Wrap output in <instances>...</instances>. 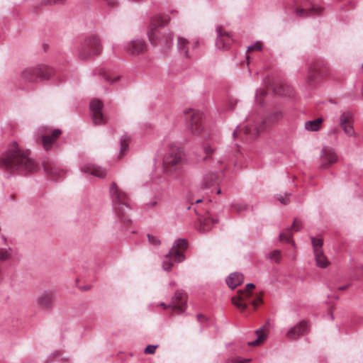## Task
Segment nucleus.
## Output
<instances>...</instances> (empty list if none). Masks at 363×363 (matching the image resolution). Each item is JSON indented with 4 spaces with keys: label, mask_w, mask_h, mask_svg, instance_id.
I'll return each mask as SVG.
<instances>
[{
    "label": "nucleus",
    "mask_w": 363,
    "mask_h": 363,
    "mask_svg": "<svg viewBox=\"0 0 363 363\" xmlns=\"http://www.w3.org/2000/svg\"><path fill=\"white\" fill-rule=\"evenodd\" d=\"M126 50L131 55H139L147 50V45L143 40H133L126 45Z\"/></svg>",
    "instance_id": "obj_22"
},
{
    "label": "nucleus",
    "mask_w": 363,
    "mask_h": 363,
    "mask_svg": "<svg viewBox=\"0 0 363 363\" xmlns=\"http://www.w3.org/2000/svg\"><path fill=\"white\" fill-rule=\"evenodd\" d=\"M169 21L170 18L167 15L157 14L152 17L147 29V36L150 43L155 46H160L164 54L171 48L174 35L172 32H161L157 28L167 25Z\"/></svg>",
    "instance_id": "obj_3"
},
{
    "label": "nucleus",
    "mask_w": 363,
    "mask_h": 363,
    "mask_svg": "<svg viewBox=\"0 0 363 363\" xmlns=\"http://www.w3.org/2000/svg\"><path fill=\"white\" fill-rule=\"evenodd\" d=\"M352 114L350 111H344L340 116V125L345 123H352Z\"/></svg>",
    "instance_id": "obj_35"
},
{
    "label": "nucleus",
    "mask_w": 363,
    "mask_h": 363,
    "mask_svg": "<svg viewBox=\"0 0 363 363\" xmlns=\"http://www.w3.org/2000/svg\"><path fill=\"white\" fill-rule=\"evenodd\" d=\"M297 7L296 13L299 17L315 16L320 15L322 8L312 4L309 0H296Z\"/></svg>",
    "instance_id": "obj_11"
},
{
    "label": "nucleus",
    "mask_w": 363,
    "mask_h": 363,
    "mask_svg": "<svg viewBox=\"0 0 363 363\" xmlns=\"http://www.w3.org/2000/svg\"><path fill=\"white\" fill-rule=\"evenodd\" d=\"M177 13V11H171V13Z\"/></svg>",
    "instance_id": "obj_63"
},
{
    "label": "nucleus",
    "mask_w": 363,
    "mask_h": 363,
    "mask_svg": "<svg viewBox=\"0 0 363 363\" xmlns=\"http://www.w3.org/2000/svg\"><path fill=\"white\" fill-rule=\"evenodd\" d=\"M202 202V199H199L197 200H196L194 202H192L191 204L194 205V204H198L199 203Z\"/></svg>",
    "instance_id": "obj_55"
},
{
    "label": "nucleus",
    "mask_w": 363,
    "mask_h": 363,
    "mask_svg": "<svg viewBox=\"0 0 363 363\" xmlns=\"http://www.w3.org/2000/svg\"><path fill=\"white\" fill-rule=\"evenodd\" d=\"M351 123H345L342 125H340L342 130H344V127H347V125H350Z\"/></svg>",
    "instance_id": "obj_56"
},
{
    "label": "nucleus",
    "mask_w": 363,
    "mask_h": 363,
    "mask_svg": "<svg viewBox=\"0 0 363 363\" xmlns=\"http://www.w3.org/2000/svg\"><path fill=\"white\" fill-rule=\"evenodd\" d=\"M188 248V241L186 239L179 238L174 240L172 248L164 256L162 262V269L170 271L175 263H181L186 259L184 252Z\"/></svg>",
    "instance_id": "obj_5"
},
{
    "label": "nucleus",
    "mask_w": 363,
    "mask_h": 363,
    "mask_svg": "<svg viewBox=\"0 0 363 363\" xmlns=\"http://www.w3.org/2000/svg\"><path fill=\"white\" fill-rule=\"evenodd\" d=\"M198 44H199V42H198V41L195 42V43H194V45H192V48H196V47L198 46Z\"/></svg>",
    "instance_id": "obj_58"
},
{
    "label": "nucleus",
    "mask_w": 363,
    "mask_h": 363,
    "mask_svg": "<svg viewBox=\"0 0 363 363\" xmlns=\"http://www.w3.org/2000/svg\"><path fill=\"white\" fill-rule=\"evenodd\" d=\"M240 363H248L251 361V359L249 358H245V359H240L237 358Z\"/></svg>",
    "instance_id": "obj_51"
},
{
    "label": "nucleus",
    "mask_w": 363,
    "mask_h": 363,
    "mask_svg": "<svg viewBox=\"0 0 363 363\" xmlns=\"http://www.w3.org/2000/svg\"><path fill=\"white\" fill-rule=\"evenodd\" d=\"M147 239H148V241L149 242L154 245V246H157L160 244V240L157 238L156 237L150 235V234H147Z\"/></svg>",
    "instance_id": "obj_43"
},
{
    "label": "nucleus",
    "mask_w": 363,
    "mask_h": 363,
    "mask_svg": "<svg viewBox=\"0 0 363 363\" xmlns=\"http://www.w3.org/2000/svg\"><path fill=\"white\" fill-rule=\"evenodd\" d=\"M282 115L280 112H275L271 114L267 119H264L260 116L250 115L247 120L249 124L243 129H240L237 127L233 131V135L240 133L242 130L245 135H248L250 138H255L258 136L260 132L263 131L266 128V124L269 122H275L279 121L281 118Z\"/></svg>",
    "instance_id": "obj_4"
},
{
    "label": "nucleus",
    "mask_w": 363,
    "mask_h": 363,
    "mask_svg": "<svg viewBox=\"0 0 363 363\" xmlns=\"http://www.w3.org/2000/svg\"><path fill=\"white\" fill-rule=\"evenodd\" d=\"M262 48V44L260 43V42L257 41L255 44L249 45L247 47V51L252 52V51H255V50H261Z\"/></svg>",
    "instance_id": "obj_42"
},
{
    "label": "nucleus",
    "mask_w": 363,
    "mask_h": 363,
    "mask_svg": "<svg viewBox=\"0 0 363 363\" xmlns=\"http://www.w3.org/2000/svg\"><path fill=\"white\" fill-rule=\"evenodd\" d=\"M186 121V129L194 135L199 136L205 130L203 114L194 109L184 111Z\"/></svg>",
    "instance_id": "obj_7"
},
{
    "label": "nucleus",
    "mask_w": 363,
    "mask_h": 363,
    "mask_svg": "<svg viewBox=\"0 0 363 363\" xmlns=\"http://www.w3.org/2000/svg\"><path fill=\"white\" fill-rule=\"evenodd\" d=\"M109 7H114L118 4L117 0H104Z\"/></svg>",
    "instance_id": "obj_49"
},
{
    "label": "nucleus",
    "mask_w": 363,
    "mask_h": 363,
    "mask_svg": "<svg viewBox=\"0 0 363 363\" xmlns=\"http://www.w3.org/2000/svg\"><path fill=\"white\" fill-rule=\"evenodd\" d=\"M274 91L276 94L284 97L293 98L295 96L294 88L286 83L280 84L274 89Z\"/></svg>",
    "instance_id": "obj_24"
},
{
    "label": "nucleus",
    "mask_w": 363,
    "mask_h": 363,
    "mask_svg": "<svg viewBox=\"0 0 363 363\" xmlns=\"http://www.w3.org/2000/svg\"><path fill=\"white\" fill-rule=\"evenodd\" d=\"M43 169L54 179L63 178L66 174L60 164L52 162L44 163Z\"/></svg>",
    "instance_id": "obj_19"
},
{
    "label": "nucleus",
    "mask_w": 363,
    "mask_h": 363,
    "mask_svg": "<svg viewBox=\"0 0 363 363\" xmlns=\"http://www.w3.org/2000/svg\"><path fill=\"white\" fill-rule=\"evenodd\" d=\"M350 286V284H346V285H344V286H340L337 288V290L338 291H343V290H345L347 289V288H349Z\"/></svg>",
    "instance_id": "obj_54"
},
{
    "label": "nucleus",
    "mask_w": 363,
    "mask_h": 363,
    "mask_svg": "<svg viewBox=\"0 0 363 363\" xmlns=\"http://www.w3.org/2000/svg\"><path fill=\"white\" fill-rule=\"evenodd\" d=\"M314 253L315 259L317 266L321 268H325L329 264V262L326 257L324 255L323 251L315 250Z\"/></svg>",
    "instance_id": "obj_28"
},
{
    "label": "nucleus",
    "mask_w": 363,
    "mask_h": 363,
    "mask_svg": "<svg viewBox=\"0 0 363 363\" xmlns=\"http://www.w3.org/2000/svg\"><path fill=\"white\" fill-rule=\"evenodd\" d=\"M309 329V325L306 321H301L294 326L290 328L286 333V337L290 340H296L300 336L306 334Z\"/></svg>",
    "instance_id": "obj_18"
},
{
    "label": "nucleus",
    "mask_w": 363,
    "mask_h": 363,
    "mask_svg": "<svg viewBox=\"0 0 363 363\" xmlns=\"http://www.w3.org/2000/svg\"><path fill=\"white\" fill-rule=\"evenodd\" d=\"M228 363H240V362L238 360V359H235L231 360V362H229Z\"/></svg>",
    "instance_id": "obj_57"
},
{
    "label": "nucleus",
    "mask_w": 363,
    "mask_h": 363,
    "mask_svg": "<svg viewBox=\"0 0 363 363\" xmlns=\"http://www.w3.org/2000/svg\"><path fill=\"white\" fill-rule=\"evenodd\" d=\"M99 74L100 76H101L109 84H114L115 82H116L117 81L119 80L120 79V77L119 76H117V77H112L111 76V74L106 72V70L104 69H101L99 72Z\"/></svg>",
    "instance_id": "obj_32"
},
{
    "label": "nucleus",
    "mask_w": 363,
    "mask_h": 363,
    "mask_svg": "<svg viewBox=\"0 0 363 363\" xmlns=\"http://www.w3.org/2000/svg\"><path fill=\"white\" fill-rule=\"evenodd\" d=\"M67 0H43V4L45 5H54L58 4H63Z\"/></svg>",
    "instance_id": "obj_45"
},
{
    "label": "nucleus",
    "mask_w": 363,
    "mask_h": 363,
    "mask_svg": "<svg viewBox=\"0 0 363 363\" xmlns=\"http://www.w3.org/2000/svg\"><path fill=\"white\" fill-rule=\"evenodd\" d=\"M218 37L216 40V45L218 49H228L233 43V39L229 33L223 32L220 27L216 28Z\"/></svg>",
    "instance_id": "obj_20"
},
{
    "label": "nucleus",
    "mask_w": 363,
    "mask_h": 363,
    "mask_svg": "<svg viewBox=\"0 0 363 363\" xmlns=\"http://www.w3.org/2000/svg\"><path fill=\"white\" fill-rule=\"evenodd\" d=\"M266 94V91L264 89L257 90L256 91V100L260 104H262V101L261 100V97Z\"/></svg>",
    "instance_id": "obj_46"
},
{
    "label": "nucleus",
    "mask_w": 363,
    "mask_h": 363,
    "mask_svg": "<svg viewBox=\"0 0 363 363\" xmlns=\"http://www.w3.org/2000/svg\"><path fill=\"white\" fill-rule=\"evenodd\" d=\"M253 288H255V285L252 283H249L246 285V291H249Z\"/></svg>",
    "instance_id": "obj_52"
},
{
    "label": "nucleus",
    "mask_w": 363,
    "mask_h": 363,
    "mask_svg": "<svg viewBox=\"0 0 363 363\" xmlns=\"http://www.w3.org/2000/svg\"><path fill=\"white\" fill-rule=\"evenodd\" d=\"M247 64H249V62H250V57L249 56L247 57Z\"/></svg>",
    "instance_id": "obj_62"
},
{
    "label": "nucleus",
    "mask_w": 363,
    "mask_h": 363,
    "mask_svg": "<svg viewBox=\"0 0 363 363\" xmlns=\"http://www.w3.org/2000/svg\"><path fill=\"white\" fill-rule=\"evenodd\" d=\"M323 121V119L322 118L308 121L305 123V128L308 131H317L320 129Z\"/></svg>",
    "instance_id": "obj_29"
},
{
    "label": "nucleus",
    "mask_w": 363,
    "mask_h": 363,
    "mask_svg": "<svg viewBox=\"0 0 363 363\" xmlns=\"http://www.w3.org/2000/svg\"><path fill=\"white\" fill-rule=\"evenodd\" d=\"M158 347V345H147L145 350H144V352L145 354H153L155 353V350L157 349V347Z\"/></svg>",
    "instance_id": "obj_44"
},
{
    "label": "nucleus",
    "mask_w": 363,
    "mask_h": 363,
    "mask_svg": "<svg viewBox=\"0 0 363 363\" xmlns=\"http://www.w3.org/2000/svg\"><path fill=\"white\" fill-rule=\"evenodd\" d=\"M81 170L96 177L104 178L106 176V170L94 164H86L81 167Z\"/></svg>",
    "instance_id": "obj_23"
},
{
    "label": "nucleus",
    "mask_w": 363,
    "mask_h": 363,
    "mask_svg": "<svg viewBox=\"0 0 363 363\" xmlns=\"http://www.w3.org/2000/svg\"><path fill=\"white\" fill-rule=\"evenodd\" d=\"M291 196V194H280L277 195V199L279 201V202L283 205H287L290 203V196Z\"/></svg>",
    "instance_id": "obj_38"
},
{
    "label": "nucleus",
    "mask_w": 363,
    "mask_h": 363,
    "mask_svg": "<svg viewBox=\"0 0 363 363\" xmlns=\"http://www.w3.org/2000/svg\"><path fill=\"white\" fill-rule=\"evenodd\" d=\"M266 258L274 260L278 263L281 258V251L279 250H273L266 255Z\"/></svg>",
    "instance_id": "obj_36"
},
{
    "label": "nucleus",
    "mask_w": 363,
    "mask_h": 363,
    "mask_svg": "<svg viewBox=\"0 0 363 363\" xmlns=\"http://www.w3.org/2000/svg\"><path fill=\"white\" fill-rule=\"evenodd\" d=\"M194 210L196 214L199 216V226L198 230L201 233L210 231L218 221L217 216L210 209L205 211L203 213L199 207L194 208Z\"/></svg>",
    "instance_id": "obj_10"
},
{
    "label": "nucleus",
    "mask_w": 363,
    "mask_h": 363,
    "mask_svg": "<svg viewBox=\"0 0 363 363\" xmlns=\"http://www.w3.org/2000/svg\"><path fill=\"white\" fill-rule=\"evenodd\" d=\"M62 131L60 129H55L52 131L51 135L47 133H42L36 140L40 143L43 148L48 151L56 143L57 138L61 135Z\"/></svg>",
    "instance_id": "obj_14"
},
{
    "label": "nucleus",
    "mask_w": 363,
    "mask_h": 363,
    "mask_svg": "<svg viewBox=\"0 0 363 363\" xmlns=\"http://www.w3.org/2000/svg\"><path fill=\"white\" fill-rule=\"evenodd\" d=\"M361 69H362V70H363V64L361 66Z\"/></svg>",
    "instance_id": "obj_64"
},
{
    "label": "nucleus",
    "mask_w": 363,
    "mask_h": 363,
    "mask_svg": "<svg viewBox=\"0 0 363 363\" xmlns=\"http://www.w3.org/2000/svg\"><path fill=\"white\" fill-rule=\"evenodd\" d=\"M102 50L100 38L96 35H91L85 38L79 51L82 59H86L91 55H99Z\"/></svg>",
    "instance_id": "obj_9"
},
{
    "label": "nucleus",
    "mask_w": 363,
    "mask_h": 363,
    "mask_svg": "<svg viewBox=\"0 0 363 363\" xmlns=\"http://www.w3.org/2000/svg\"><path fill=\"white\" fill-rule=\"evenodd\" d=\"M55 299V292L52 290H45L40 292L37 296V305L40 308L48 310L50 309Z\"/></svg>",
    "instance_id": "obj_13"
},
{
    "label": "nucleus",
    "mask_w": 363,
    "mask_h": 363,
    "mask_svg": "<svg viewBox=\"0 0 363 363\" xmlns=\"http://www.w3.org/2000/svg\"><path fill=\"white\" fill-rule=\"evenodd\" d=\"M184 163L185 157L182 150L171 147L163 156L162 167L152 172V182H162V175L177 177V173Z\"/></svg>",
    "instance_id": "obj_2"
},
{
    "label": "nucleus",
    "mask_w": 363,
    "mask_h": 363,
    "mask_svg": "<svg viewBox=\"0 0 363 363\" xmlns=\"http://www.w3.org/2000/svg\"><path fill=\"white\" fill-rule=\"evenodd\" d=\"M201 186L203 189H212L215 188L217 194H220V189L218 188V176L214 174H207L203 177Z\"/></svg>",
    "instance_id": "obj_21"
},
{
    "label": "nucleus",
    "mask_w": 363,
    "mask_h": 363,
    "mask_svg": "<svg viewBox=\"0 0 363 363\" xmlns=\"http://www.w3.org/2000/svg\"><path fill=\"white\" fill-rule=\"evenodd\" d=\"M189 41L183 37H179L177 39V50L181 55L186 58L191 57L189 49Z\"/></svg>",
    "instance_id": "obj_25"
},
{
    "label": "nucleus",
    "mask_w": 363,
    "mask_h": 363,
    "mask_svg": "<svg viewBox=\"0 0 363 363\" xmlns=\"http://www.w3.org/2000/svg\"><path fill=\"white\" fill-rule=\"evenodd\" d=\"M311 243L313 248V252H315V250L322 251V246L323 245V240L321 238L317 237H311Z\"/></svg>",
    "instance_id": "obj_34"
},
{
    "label": "nucleus",
    "mask_w": 363,
    "mask_h": 363,
    "mask_svg": "<svg viewBox=\"0 0 363 363\" xmlns=\"http://www.w3.org/2000/svg\"><path fill=\"white\" fill-rule=\"evenodd\" d=\"M203 151L206 155V157H204V160H211V162L214 167H217L218 165L225 163V159L217 157L218 155V150L215 147L213 144L208 143H205L203 145Z\"/></svg>",
    "instance_id": "obj_16"
},
{
    "label": "nucleus",
    "mask_w": 363,
    "mask_h": 363,
    "mask_svg": "<svg viewBox=\"0 0 363 363\" xmlns=\"http://www.w3.org/2000/svg\"><path fill=\"white\" fill-rule=\"evenodd\" d=\"M62 354L58 352L55 351V352L52 353L50 356L48 357V361H60L62 360Z\"/></svg>",
    "instance_id": "obj_40"
},
{
    "label": "nucleus",
    "mask_w": 363,
    "mask_h": 363,
    "mask_svg": "<svg viewBox=\"0 0 363 363\" xmlns=\"http://www.w3.org/2000/svg\"><path fill=\"white\" fill-rule=\"evenodd\" d=\"M343 131L349 137L355 135V132L352 123L350 125H347V127H344Z\"/></svg>",
    "instance_id": "obj_41"
},
{
    "label": "nucleus",
    "mask_w": 363,
    "mask_h": 363,
    "mask_svg": "<svg viewBox=\"0 0 363 363\" xmlns=\"http://www.w3.org/2000/svg\"><path fill=\"white\" fill-rule=\"evenodd\" d=\"M338 157L333 148L323 147L320 154V166L328 168L337 161Z\"/></svg>",
    "instance_id": "obj_17"
},
{
    "label": "nucleus",
    "mask_w": 363,
    "mask_h": 363,
    "mask_svg": "<svg viewBox=\"0 0 363 363\" xmlns=\"http://www.w3.org/2000/svg\"><path fill=\"white\" fill-rule=\"evenodd\" d=\"M12 249L11 247L0 248V261H8L11 258Z\"/></svg>",
    "instance_id": "obj_33"
},
{
    "label": "nucleus",
    "mask_w": 363,
    "mask_h": 363,
    "mask_svg": "<svg viewBox=\"0 0 363 363\" xmlns=\"http://www.w3.org/2000/svg\"><path fill=\"white\" fill-rule=\"evenodd\" d=\"M157 306H162L164 309L172 308L173 311H177L178 313H182L186 307V294L182 290H178L169 304L161 302Z\"/></svg>",
    "instance_id": "obj_12"
},
{
    "label": "nucleus",
    "mask_w": 363,
    "mask_h": 363,
    "mask_svg": "<svg viewBox=\"0 0 363 363\" xmlns=\"http://www.w3.org/2000/svg\"><path fill=\"white\" fill-rule=\"evenodd\" d=\"M109 192L113 208L122 214H126L131 208L128 194L121 190L115 182L111 184Z\"/></svg>",
    "instance_id": "obj_6"
},
{
    "label": "nucleus",
    "mask_w": 363,
    "mask_h": 363,
    "mask_svg": "<svg viewBox=\"0 0 363 363\" xmlns=\"http://www.w3.org/2000/svg\"><path fill=\"white\" fill-rule=\"evenodd\" d=\"M243 280V275L241 273L233 272L228 276L225 281L227 285L233 289L240 285Z\"/></svg>",
    "instance_id": "obj_26"
},
{
    "label": "nucleus",
    "mask_w": 363,
    "mask_h": 363,
    "mask_svg": "<svg viewBox=\"0 0 363 363\" xmlns=\"http://www.w3.org/2000/svg\"><path fill=\"white\" fill-rule=\"evenodd\" d=\"M243 298V296H240V298L233 297L232 298L233 303L242 311L247 308V304L242 301Z\"/></svg>",
    "instance_id": "obj_37"
},
{
    "label": "nucleus",
    "mask_w": 363,
    "mask_h": 363,
    "mask_svg": "<svg viewBox=\"0 0 363 363\" xmlns=\"http://www.w3.org/2000/svg\"><path fill=\"white\" fill-rule=\"evenodd\" d=\"M279 238L281 240H284L287 242H291V235L289 233H280Z\"/></svg>",
    "instance_id": "obj_47"
},
{
    "label": "nucleus",
    "mask_w": 363,
    "mask_h": 363,
    "mask_svg": "<svg viewBox=\"0 0 363 363\" xmlns=\"http://www.w3.org/2000/svg\"><path fill=\"white\" fill-rule=\"evenodd\" d=\"M260 301H261V300L259 298L258 301H257H257H254V302H253V304H254L255 306H256V305H257V304H258V302H260Z\"/></svg>",
    "instance_id": "obj_61"
},
{
    "label": "nucleus",
    "mask_w": 363,
    "mask_h": 363,
    "mask_svg": "<svg viewBox=\"0 0 363 363\" xmlns=\"http://www.w3.org/2000/svg\"><path fill=\"white\" fill-rule=\"evenodd\" d=\"M128 1H130V2H135L136 3V2H140L142 0H128Z\"/></svg>",
    "instance_id": "obj_59"
},
{
    "label": "nucleus",
    "mask_w": 363,
    "mask_h": 363,
    "mask_svg": "<svg viewBox=\"0 0 363 363\" xmlns=\"http://www.w3.org/2000/svg\"><path fill=\"white\" fill-rule=\"evenodd\" d=\"M0 169L10 173L26 174L35 171L37 165L30 157V152L13 142L0 156Z\"/></svg>",
    "instance_id": "obj_1"
},
{
    "label": "nucleus",
    "mask_w": 363,
    "mask_h": 363,
    "mask_svg": "<svg viewBox=\"0 0 363 363\" xmlns=\"http://www.w3.org/2000/svg\"><path fill=\"white\" fill-rule=\"evenodd\" d=\"M257 338L254 341L248 342L249 346H257L266 339V335L262 332V328L256 330Z\"/></svg>",
    "instance_id": "obj_31"
},
{
    "label": "nucleus",
    "mask_w": 363,
    "mask_h": 363,
    "mask_svg": "<svg viewBox=\"0 0 363 363\" xmlns=\"http://www.w3.org/2000/svg\"><path fill=\"white\" fill-rule=\"evenodd\" d=\"M102 102L99 99H93L90 102V110L92 113V120L94 125L106 123V119L102 113Z\"/></svg>",
    "instance_id": "obj_15"
},
{
    "label": "nucleus",
    "mask_w": 363,
    "mask_h": 363,
    "mask_svg": "<svg viewBox=\"0 0 363 363\" xmlns=\"http://www.w3.org/2000/svg\"><path fill=\"white\" fill-rule=\"evenodd\" d=\"M247 204L242 201L237 202L233 204V208H235L238 213L245 211L247 209Z\"/></svg>",
    "instance_id": "obj_39"
},
{
    "label": "nucleus",
    "mask_w": 363,
    "mask_h": 363,
    "mask_svg": "<svg viewBox=\"0 0 363 363\" xmlns=\"http://www.w3.org/2000/svg\"><path fill=\"white\" fill-rule=\"evenodd\" d=\"M169 285H170V286H174L176 285V283H175L174 281H171V282L169 283Z\"/></svg>",
    "instance_id": "obj_60"
},
{
    "label": "nucleus",
    "mask_w": 363,
    "mask_h": 363,
    "mask_svg": "<svg viewBox=\"0 0 363 363\" xmlns=\"http://www.w3.org/2000/svg\"><path fill=\"white\" fill-rule=\"evenodd\" d=\"M197 319L201 323L204 322V321L206 320V317L204 315H201V314H198L197 315Z\"/></svg>",
    "instance_id": "obj_50"
},
{
    "label": "nucleus",
    "mask_w": 363,
    "mask_h": 363,
    "mask_svg": "<svg viewBox=\"0 0 363 363\" xmlns=\"http://www.w3.org/2000/svg\"><path fill=\"white\" fill-rule=\"evenodd\" d=\"M323 66V62H317L313 65V67H311L308 70V74L307 77V83L311 86L314 82L315 80L319 77L320 74V71L319 70V67Z\"/></svg>",
    "instance_id": "obj_27"
},
{
    "label": "nucleus",
    "mask_w": 363,
    "mask_h": 363,
    "mask_svg": "<svg viewBox=\"0 0 363 363\" xmlns=\"http://www.w3.org/2000/svg\"><path fill=\"white\" fill-rule=\"evenodd\" d=\"M129 137L124 134L120 140V157H122L128 150Z\"/></svg>",
    "instance_id": "obj_30"
},
{
    "label": "nucleus",
    "mask_w": 363,
    "mask_h": 363,
    "mask_svg": "<svg viewBox=\"0 0 363 363\" xmlns=\"http://www.w3.org/2000/svg\"><path fill=\"white\" fill-rule=\"evenodd\" d=\"M157 201H152V202H150V203H147V206L148 208H152V207H154L157 205Z\"/></svg>",
    "instance_id": "obj_53"
},
{
    "label": "nucleus",
    "mask_w": 363,
    "mask_h": 363,
    "mask_svg": "<svg viewBox=\"0 0 363 363\" xmlns=\"http://www.w3.org/2000/svg\"><path fill=\"white\" fill-rule=\"evenodd\" d=\"M301 228V223L298 220L295 219L292 223L291 228L294 231H298Z\"/></svg>",
    "instance_id": "obj_48"
},
{
    "label": "nucleus",
    "mask_w": 363,
    "mask_h": 363,
    "mask_svg": "<svg viewBox=\"0 0 363 363\" xmlns=\"http://www.w3.org/2000/svg\"><path fill=\"white\" fill-rule=\"evenodd\" d=\"M54 74V69L47 65H40L24 69L21 72V78L25 82H35L38 79H46Z\"/></svg>",
    "instance_id": "obj_8"
}]
</instances>
